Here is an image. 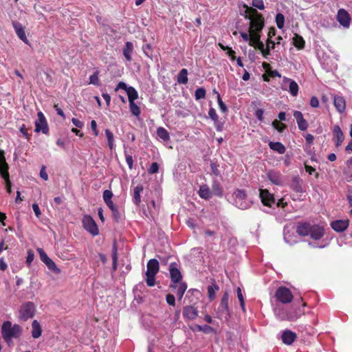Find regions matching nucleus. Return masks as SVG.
<instances>
[{
    "label": "nucleus",
    "mask_w": 352,
    "mask_h": 352,
    "mask_svg": "<svg viewBox=\"0 0 352 352\" xmlns=\"http://www.w3.org/2000/svg\"><path fill=\"white\" fill-rule=\"evenodd\" d=\"M245 7V18L250 21L248 32L253 33V36L261 34L265 25V19L263 14L252 7L246 6Z\"/></svg>",
    "instance_id": "nucleus-1"
},
{
    "label": "nucleus",
    "mask_w": 352,
    "mask_h": 352,
    "mask_svg": "<svg viewBox=\"0 0 352 352\" xmlns=\"http://www.w3.org/2000/svg\"><path fill=\"white\" fill-rule=\"evenodd\" d=\"M296 233L300 236H309L312 239L317 241L324 236V229L322 226L318 224L302 222L297 225Z\"/></svg>",
    "instance_id": "nucleus-2"
},
{
    "label": "nucleus",
    "mask_w": 352,
    "mask_h": 352,
    "mask_svg": "<svg viewBox=\"0 0 352 352\" xmlns=\"http://www.w3.org/2000/svg\"><path fill=\"white\" fill-rule=\"evenodd\" d=\"M1 333L6 342L10 341L12 338H19L22 333V328L19 324H12L11 322L6 321L1 327Z\"/></svg>",
    "instance_id": "nucleus-3"
},
{
    "label": "nucleus",
    "mask_w": 352,
    "mask_h": 352,
    "mask_svg": "<svg viewBox=\"0 0 352 352\" xmlns=\"http://www.w3.org/2000/svg\"><path fill=\"white\" fill-rule=\"evenodd\" d=\"M160 263L155 258L150 259L146 265V283L148 287L155 285V276L159 272Z\"/></svg>",
    "instance_id": "nucleus-4"
},
{
    "label": "nucleus",
    "mask_w": 352,
    "mask_h": 352,
    "mask_svg": "<svg viewBox=\"0 0 352 352\" xmlns=\"http://www.w3.org/2000/svg\"><path fill=\"white\" fill-rule=\"evenodd\" d=\"M4 151L0 149V176L4 179L6 189L8 193L12 192V182L8 172L9 165L6 162Z\"/></svg>",
    "instance_id": "nucleus-5"
},
{
    "label": "nucleus",
    "mask_w": 352,
    "mask_h": 352,
    "mask_svg": "<svg viewBox=\"0 0 352 352\" xmlns=\"http://www.w3.org/2000/svg\"><path fill=\"white\" fill-rule=\"evenodd\" d=\"M35 305L32 302L28 301L23 303L19 310V320L27 321L33 318L35 314Z\"/></svg>",
    "instance_id": "nucleus-6"
},
{
    "label": "nucleus",
    "mask_w": 352,
    "mask_h": 352,
    "mask_svg": "<svg viewBox=\"0 0 352 352\" xmlns=\"http://www.w3.org/2000/svg\"><path fill=\"white\" fill-rule=\"evenodd\" d=\"M305 312L300 307H292L289 310L283 311L278 314L281 320L296 321L300 318Z\"/></svg>",
    "instance_id": "nucleus-7"
},
{
    "label": "nucleus",
    "mask_w": 352,
    "mask_h": 352,
    "mask_svg": "<svg viewBox=\"0 0 352 352\" xmlns=\"http://www.w3.org/2000/svg\"><path fill=\"white\" fill-rule=\"evenodd\" d=\"M275 298L277 301L283 304H287L292 301L294 296L289 288L281 286L276 289Z\"/></svg>",
    "instance_id": "nucleus-8"
},
{
    "label": "nucleus",
    "mask_w": 352,
    "mask_h": 352,
    "mask_svg": "<svg viewBox=\"0 0 352 352\" xmlns=\"http://www.w3.org/2000/svg\"><path fill=\"white\" fill-rule=\"evenodd\" d=\"M168 270L170 277V288L175 289L177 287V283L182 282V275L180 270L178 269L177 264L176 263H171L169 265Z\"/></svg>",
    "instance_id": "nucleus-9"
},
{
    "label": "nucleus",
    "mask_w": 352,
    "mask_h": 352,
    "mask_svg": "<svg viewBox=\"0 0 352 352\" xmlns=\"http://www.w3.org/2000/svg\"><path fill=\"white\" fill-rule=\"evenodd\" d=\"M229 294L225 292L221 298L219 306L217 310L218 317L227 318L230 316V309L228 306Z\"/></svg>",
    "instance_id": "nucleus-10"
},
{
    "label": "nucleus",
    "mask_w": 352,
    "mask_h": 352,
    "mask_svg": "<svg viewBox=\"0 0 352 352\" xmlns=\"http://www.w3.org/2000/svg\"><path fill=\"white\" fill-rule=\"evenodd\" d=\"M38 118L35 121V131L38 133L42 131L43 133L47 135L49 133V127L44 114L39 111L37 113Z\"/></svg>",
    "instance_id": "nucleus-11"
},
{
    "label": "nucleus",
    "mask_w": 352,
    "mask_h": 352,
    "mask_svg": "<svg viewBox=\"0 0 352 352\" xmlns=\"http://www.w3.org/2000/svg\"><path fill=\"white\" fill-rule=\"evenodd\" d=\"M82 225L84 228L92 235L96 236L98 234V226L91 216H84L82 219Z\"/></svg>",
    "instance_id": "nucleus-12"
},
{
    "label": "nucleus",
    "mask_w": 352,
    "mask_h": 352,
    "mask_svg": "<svg viewBox=\"0 0 352 352\" xmlns=\"http://www.w3.org/2000/svg\"><path fill=\"white\" fill-rule=\"evenodd\" d=\"M337 21L344 28H349L351 21V17L349 13L344 8H340L338 11Z\"/></svg>",
    "instance_id": "nucleus-13"
},
{
    "label": "nucleus",
    "mask_w": 352,
    "mask_h": 352,
    "mask_svg": "<svg viewBox=\"0 0 352 352\" xmlns=\"http://www.w3.org/2000/svg\"><path fill=\"white\" fill-rule=\"evenodd\" d=\"M260 197L263 204L266 206L271 207L275 202L274 195L267 189H260Z\"/></svg>",
    "instance_id": "nucleus-14"
},
{
    "label": "nucleus",
    "mask_w": 352,
    "mask_h": 352,
    "mask_svg": "<svg viewBox=\"0 0 352 352\" xmlns=\"http://www.w3.org/2000/svg\"><path fill=\"white\" fill-rule=\"evenodd\" d=\"M349 226V219L336 220L331 223V228L337 232H342L345 231L348 228Z\"/></svg>",
    "instance_id": "nucleus-15"
},
{
    "label": "nucleus",
    "mask_w": 352,
    "mask_h": 352,
    "mask_svg": "<svg viewBox=\"0 0 352 352\" xmlns=\"http://www.w3.org/2000/svg\"><path fill=\"white\" fill-rule=\"evenodd\" d=\"M333 140L336 147H339L344 140V133L338 125H335L332 129Z\"/></svg>",
    "instance_id": "nucleus-16"
},
{
    "label": "nucleus",
    "mask_w": 352,
    "mask_h": 352,
    "mask_svg": "<svg viewBox=\"0 0 352 352\" xmlns=\"http://www.w3.org/2000/svg\"><path fill=\"white\" fill-rule=\"evenodd\" d=\"M293 115L296 120L299 130L303 131H306L309 124L307 121L304 118L302 113L299 111H295Z\"/></svg>",
    "instance_id": "nucleus-17"
},
{
    "label": "nucleus",
    "mask_w": 352,
    "mask_h": 352,
    "mask_svg": "<svg viewBox=\"0 0 352 352\" xmlns=\"http://www.w3.org/2000/svg\"><path fill=\"white\" fill-rule=\"evenodd\" d=\"M12 25L18 37L25 43L28 44L29 41L26 37L25 30L22 24L17 21H13Z\"/></svg>",
    "instance_id": "nucleus-18"
},
{
    "label": "nucleus",
    "mask_w": 352,
    "mask_h": 352,
    "mask_svg": "<svg viewBox=\"0 0 352 352\" xmlns=\"http://www.w3.org/2000/svg\"><path fill=\"white\" fill-rule=\"evenodd\" d=\"M281 338L284 344L290 345L296 340L297 338V335L295 332L287 329L283 332Z\"/></svg>",
    "instance_id": "nucleus-19"
},
{
    "label": "nucleus",
    "mask_w": 352,
    "mask_h": 352,
    "mask_svg": "<svg viewBox=\"0 0 352 352\" xmlns=\"http://www.w3.org/2000/svg\"><path fill=\"white\" fill-rule=\"evenodd\" d=\"M333 104L336 109V110L342 113L346 110V101L345 99L340 96H335L333 100Z\"/></svg>",
    "instance_id": "nucleus-20"
},
{
    "label": "nucleus",
    "mask_w": 352,
    "mask_h": 352,
    "mask_svg": "<svg viewBox=\"0 0 352 352\" xmlns=\"http://www.w3.org/2000/svg\"><path fill=\"white\" fill-rule=\"evenodd\" d=\"M290 187L297 193H302L305 191L302 187V180L298 176L292 178Z\"/></svg>",
    "instance_id": "nucleus-21"
},
{
    "label": "nucleus",
    "mask_w": 352,
    "mask_h": 352,
    "mask_svg": "<svg viewBox=\"0 0 352 352\" xmlns=\"http://www.w3.org/2000/svg\"><path fill=\"white\" fill-rule=\"evenodd\" d=\"M183 316L188 320H194L198 316V311L192 306H186L183 310Z\"/></svg>",
    "instance_id": "nucleus-22"
},
{
    "label": "nucleus",
    "mask_w": 352,
    "mask_h": 352,
    "mask_svg": "<svg viewBox=\"0 0 352 352\" xmlns=\"http://www.w3.org/2000/svg\"><path fill=\"white\" fill-rule=\"evenodd\" d=\"M267 177L272 184L277 186H280L282 184L281 175L279 172L270 170L267 173Z\"/></svg>",
    "instance_id": "nucleus-23"
},
{
    "label": "nucleus",
    "mask_w": 352,
    "mask_h": 352,
    "mask_svg": "<svg viewBox=\"0 0 352 352\" xmlns=\"http://www.w3.org/2000/svg\"><path fill=\"white\" fill-rule=\"evenodd\" d=\"M208 296L210 301H212L216 298V292L219 290V285L212 280L211 285L208 286Z\"/></svg>",
    "instance_id": "nucleus-24"
},
{
    "label": "nucleus",
    "mask_w": 352,
    "mask_h": 352,
    "mask_svg": "<svg viewBox=\"0 0 352 352\" xmlns=\"http://www.w3.org/2000/svg\"><path fill=\"white\" fill-rule=\"evenodd\" d=\"M144 190V187L142 185H138L136 187L134 188L133 190V201L135 205L137 206H139L141 203V192H142Z\"/></svg>",
    "instance_id": "nucleus-25"
},
{
    "label": "nucleus",
    "mask_w": 352,
    "mask_h": 352,
    "mask_svg": "<svg viewBox=\"0 0 352 352\" xmlns=\"http://www.w3.org/2000/svg\"><path fill=\"white\" fill-rule=\"evenodd\" d=\"M133 51V45L131 42L127 41L123 48V55L128 62L132 60L131 54Z\"/></svg>",
    "instance_id": "nucleus-26"
},
{
    "label": "nucleus",
    "mask_w": 352,
    "mask_h": 352,
    "mask_svg": "<svg viewBox=\"0 0 352 352\" xmlns=\"http://www.w3.org/2000/svg\"><path fill=\"white\" fill-rule=\"evenodd\" d=\"M250 46L254 47L261 52L265 48L264 44L261 41V34H256L252 36L250 41Z\"/></svg>",
    "instance_id": "nucleus-27"
},
{
    "label": "nucleus",
    "mask_w": 352,
    "mask_h": 352,
    "mask_svg": "<svg viewBox=\"0 0 352 352\" xmlns=\"http://www.w3.org/2000/svg\"><path fill=\"white\" fill-rule=\"evenodd\" d=\"M199 195L201 198L204 199H209L212 197V192L208 185H201L199 190Z\"/></svg>",
    "instance_id": "nucleus-28"
},
{
    "label": "nucleus",
    "mask_w": 352,
    "mask_h": 352,
    "mask_svg": "<svg viewBox=\"0 0 352 352\" xmlns=\"http://www.w3.org/2000/svg\"><path fill=\"white\" fill-rule=\"evenodd\" d=\"M42 333V329L39 322L34 320L32 323V336L34 338H38Z\"/></svg>",
    "instance_id": "nucleus-29"
},
{
    "label": "nucleus",
    "mask_w": 352,
    "mask_h": 352,
    "mask_svg": "<svg viewBox=\"0 0 352 352\" xmlns=\"http://www.w3.org/2000/svg\"><path fill=\"white\" fill-rule=\"evenodd\" d=\"M212 195H215L219 197H223V188L220 183L217 180H214L212 184L211 190Z\"/></svg>",
    "instance_id": "nucleus-30"
},
{
    "label": "nucleus",
    "mask_w": 352,
    "mask_h": 352,
    "mask_svg": "<svg viewBox=\"0 0 352 352\" xmlns=\"http://www.w3.org/2000/svg\"><path fill=\"white\" fill-rule=\"evenodd\" d=\"M269 146L272 150L278 152L279 154H283L286 151L285 146L279 142H270Z\"/></svg>",
    "instance_id": "nucleus-31"
},
{
    "label": "nucleus",
    "mask_w": 352,
    "mask_h": 352,
    "mask_svg": "<svg viewBox=\"0 0 352 352\" xmlns=\"http://www.w3.org/2000/svg\"><path fill=\"white\" fill-rule=\"evenodd\" d=\"M286 81L289 82V93L293 96H296L298 95V89H299V87H298V84L296 83V82L290 78H285L284 82H286Z\"/></svg>",
    "instance_id": "nucleus-32"
},
{
    "label": "nucleus",
    "mask_w": 352,
    "mask_h": 352,
    "mask_svg": "<svg viewBox=\"0 0 352 352\" xmlns=\"http://www.w3.org/2000/svg\"><path fill=\"white\" fill-rule=\"evenodd\" d=\"M104 133L107 137L108 146L109 149L112 151L116 148V145L114 143V135L109 129H106L104 130Z\"/></svg>",
    "instance_id": "nucleus-33"
},
{
    "label": "nucleus",
    "mask_w": 352,
    "mask_h": 352,
    "mask_svg": "<svg viewBox=\"0 0 352 352\" xmlns=\"http://www.w3.org/2000/svg\"><path fill=\"white\" fill-rule=\"evenodd\" d=\"M293 44L298 50H302L305 45V41L302 36L298 34H295L293 38Z\"/></svg>",
    "instance_id": "nucleus-34"
},
{
    "label": "nucleus",
    "mask_w": 352,
    "mask_h": 352,
    "mask_svg": "<svg viewBox=\"0 0 352 352\" xmlns=\"http://www.w3.org/2000/svg\"><path fill=\"white\" fill-rule=\"evenodd\" d=\"M176 295L178 297L179 300H181L187 289V284L184 282H179L177 283V287H176Z\"/></svg>",
    "instance_id": "nucleus-35"
},
{
    "label": "nucleus",
    "mask_w": 352,
    "mask_h": 352,
    "mask_svg": "<svg viewBox=\"0 0 352 352\" xmlns=\"http://www.w3.org/2000/svg\"><path fill=\"white\" fill-rule=\"evenodd\" d=\"M177 80L179 84H186L188 82V70L184 68L180 70Z\"/></svg>",
    "instance_id": "nucleus-36"
},
{
    "label": "nucleus",
    "mask_w": 352,
    "mask_h": 352,
    "mask_svg": "<svg viewBox=\"0 0 352 352\" xmlns=\"http://www.w3.org/2000/svg\"><path fill=\"white\" fill-rule=\"evenodd\" d=\"M157 136L164 141H168L170 140V135L168 131L162 126H160L157 129Z\"/></svg>",
    "instance_id": "nucleus-37"
},
{
    "label": "nucleus",
    "mask_w": 352,
    "mask_h": 352,
    "mask_svg": "<svg viewBox=\"0 0 352 352\" xmlns=\"http://www.w3.org/2000/svg\"><path fill=\"white\" fill-rule=\"evenodd\" d=\"M129 103L133 102L138 98V93L133 87H129L126 91Z\"/></svg>",
    "instance_id": "nucleus-38"
},
{
    "label": "nucleus",
    "mask_w": 352,
    "mask_h": 352,
    "mask_svg": "<svg viewBox=\"0 0 352 352\" xmlns=\"http://www.w3.org/2000/svg\"><path fill=\"white\" fill-rule=\"evenodd\" d=\"M44 263L47 265V268L56 274L60 273V270L57 267L56 263L50 258H49Z\"/></svg>",
    "instance_id": "nucleus-39"
},
{
    "label": "nucleus",
    "mask_w": 352,
    "mask_h": 352,
    "mask_svg": "<svg viewBox=\"0 0 352 352\" xmlns=\"http://www.w3.org/2000/svg\"><path fill=\"white\" fill-rule=\"evenodd\" d=\"M206 91L204 87H199L196 89L195 97L197 100L204 99L206 98Z\"/></svg>",
    "instance_id": "nucleus-40"
},
{
    "label": "nucleus",
    "mask_w": 352,
    "mask_h": 352,
    "mask_svg": "<svg viewBox=\"0 0 352 352\" xmlns=\"http://www.w3.org/2000/svg\"><path fill=\"white\" fill-rule=\"evenodd\" d=\"M272 124L273 127L280 133H282L287 127L285 124L277 120H274Z\"/></svg>",
    "instance_id": "nucleus-41"
},
{
    "label": "nucleus",
    "mask_w": 352,
    "mask_h": 352,
    "mask_svg": "<svg viewBox=\"0 0 352 352\" xmlns=\"http://www.w3.org/2000/svg\"><path fill=\"white\" fill-rule=\"evenodd\" d=\"M234 195H235V197L236 199V202L238 203L237 200L242 201L243 199H245L247 197V194L244 190L241 189H237Z\"/></svg>",
    "instance_id": "nucleus-42"
},
{
    "label": "nucleus",
    "mask_w": 352,
    "mask_h": 352,
    "mask_svg": "<svg viewBox=\"0 0 352 352\" xmlns=\"http://www.w3.org/2000/svg\"><path fill=\"white\" fill-rule=\"evenodd\" d=\"M129 109L132 115L135 116H139L141 113L140 108L135 103V102L129 103Z\"/></svg>",
    "instance_id": "nucleus-43"
},
{
    "label": "nucleus",
    "mask_w": 352,
    "mask_h": 352,
    "mask_svg": "<svg viewBox=\"0 0 352 352\" xmlns=\"http://www.w3.org/2000/svg\"><path fill=\"white\" fill-rule=\"evenodd\" d=\"M276 23L279 29H282L285 23V16L282 13H277L276 15Z\"/></svg>",
    "instance_id": "nucleus-44"
},
{
    "label": "nucleus",
    "mask_w": 352,
    "mask_h": 352,
    "mask_svg": "<svg viewBox=\"0 0 352 352\" xmlns=\"http://www.w3.org/2000/svg\"><path fill=\"white\" fill-rule=\"evenodd\" d=\"M112 212V217L114 221L119 222L122 217V213L119 211L117 206L110 209Z\"/></svg>",
    "instance_id": "nucleus-45"
},
{
    "label": "nucleus",
    "mask_w": 352,
    "mask_h": 352,
    "mask_svg": "<svg viewBox=\"0 0 352 352\" xmlns=\"http://www.w3.org/2000/svg\"><path fill=\"white\" fill-rule=\"evenodd\" d=\"M214 92L217 94V102H218L220 110L222 112H223V113L227 112L228 111V107L225 104V103L222 101L220 94H219L218 91H217L215 90H214Z\"/></svg>",
    "instance_id": "nucleus-46"
},
{
    "label": "nucleus",
    "mask_w": 352,
    "mask_h": 352,
    "mask_svg": "<svg viewBox=\"0 0 352 352\" xmlns=\"http://www.w3.org/2000/svg\"><path fill=\"white\" fill-rule=\"evenodd\" d=\"M252 5L253 7L258 8L261 10L265 9V6L263 0H252Z\"/></svg>",
    "instance_id": "nucleus-47"
},
{
    "label": "nucleus",
    "mask_w": 352,
    "mask_h": 352,
    "mask_svg": "<svg viewBox=\"0 0 352 352\" xmlns=\"http://www.w3.org/2000/svg\"><path fill=\"white\" fill-rule=\"evenodd\" d=\"M124 155H125V159H126V162L129 166V168L130 170L133 169V156L130 154H128L126 153V151H124Z\"/></svg>",
    "instance_id": "nucleus-48"
},
{
    "label": "nucleus",
    "mask_w": 352,
    "mask_h": 352,
    "mask_svg": "<svg viewBox=\"0 0 352 352\" xmlns=\"http://www.w3.org/2000/svg\"><path fill=\"white\" fill-rule=\"evenodd\" d=\"M89 83L95 85H99V78H98V72H94V74L90 76Z\"/></svg>",
    "instance_id": "nucleus-49"
},
{
    "label": "nucleus",
    "mask_w": 352,
    "mask_h": 352,
    "mask_svg": "<svg viewBox=\"0 0 352 352\" xmlns=\"http://www.w3.org/2000/svg\"><path fill=\"white\" fill-rule=\"evenodd\" d=\"M208 115H209V117L214 122L218 121V118H219L218 115L217 114L216 110L213 107L210 108L209 111H208Z\"/></svg>",
    "instance_id": "nucleus-50"
},
{
    "label": "nucleus",
    "mask_w": 352,
    "mask_h": 352,
    "mask_svg": "<svg viewBox=\"0 0 352 352\" xmlns=\"http://www.w3.org/2000/svg\"><path fill=\"white\" fill-rule=\"evenodd\" d=\"M159 170V165L157 162H153L148 169V172L149 174H155L157 173Z\"/></svg>",
    "instance_id": "nucleus-51"
},
{
    "label": "nucleus",
    "mask_w": 352,
    "mask_h": 352,
    "mask_svg": "<svg viewBox=\"0 0 352 352\" xmlns=\"http://www.w3.org/2000/svg\"><path fill=\"white\" fill-rule=\"evenodd\" d=\"M37 252L39 254L41 260L45 263L48 258L47 254L45 253V252L42 248H37Z\"/></svg>",
    "instance_id": "nucleus-52"
},
{
    "label": "nucleus",
    "mask_w": 352,
    "mask_h": 352,
    "mask_svg": "<svg viewBox=\"0 0 352 352\" xmlns=\"http://www.w3.org/2000/svg\"><path fill=\"white\" fill-rule=\"evenodd\" d=\"M117 261H118L117 248H116V245H114L113 253V270H116V269H117Z\"/></svg>",
    "instance_id": "nucleus-53"
},
{
    "label": "nucleus",
    "mask_w": 352,
    "mask_h": 352,
    "mask_svg": "<svg viewBox=\"0 0 352 352\" xmlns=\"http://www.w3.org/2000/svg\"><path fill=\"white\" fill-rule=\"evenodd\" d=\"M240 34L244 41H249V45H250V41L252 38L253 33L241 32Z\"/></svg>",
    "instance_id": "nucleus-54"
},
{
    "label": "nucleus",
    "mask_w": 352,
    "mask_h": 352,
    "mask_svg": "<svg viewBox=\"0 0 352 352\" xmlns=\"http://www.w3.org/2000/svg\"><path fill=\"white\" fill-rule=\"evenodd\" d=\"M166 300L167 303L169 305L175 306V298L173 294H168L166 296Z\"/></svg>",
    "instance_id": "nucleus-55"
},
{
    "label": "nucleus",
    "mask_w": 352,
    "mask_h": 352,
    "mask_svg": "<svg viewBox=\"0 0 352 352\" xmlns=\"http://www.w3.org/2000/svg\"><path fill=\"white\" fill-rule=\"evenodd\" d=\"M34 258V254L32 250H30L28 251V256L26 258V263L30 266L33 261Z\"/></svg>",
    "instance_id": "nucleus-56"
},
{
    "label": "nucleus",
    "mask_w": 352,
    "mask_h": 352,
    "mask_svg": "<svg viewBox=\"0 0 352 352\" xmlns=\"http://www.w3.org/2000/svg\"><path fill=\"white\" fill-rule=\"evenodd\" d=\"M263 113L264 111L262 109H257L254 112V116L261 122L263 121Z\"/></svg>",
    "instance_id": "nucleus-57"
},
{
    "label": "nucleus",
    "mask_w": 352,
    "mask_h": 352,
    "mask_svg": "<svg viewBox=\"0 0 352 352\" xmlns=\"http://www.w3.org/2000/svg\"><path fill=\"white\" fill-rule=\"evenodd\" d=\"M72 122L73 123V124L77 127V128H80V129H82L83 126H84V123L83 122L79 120L77 118H73L72 119Z\"/></svg>",
    "instance_id": "nucleus-58"
},
{
    "label": "nucleus",
    "mask_w": 352,
    "mask_h": 352,
    "mask_svg": "<svg viewBox=\"0 0 352 352\" xmlns=\"http://www.w3.org/2000/svg\"><path fill=\"white\" fill-rule=\"evenodd\" d=\"M20 131L22 133V134L23 135V136L27 139V140H30V135L28 133V129L25 126V124H23L21 127H20Z\"/></svg>",
    "instance_id": "nucleus-59"
},
{
    "label": "nucleus",
    "mask_w": 352,
    "mask_h": 352,
    "mask_svg": "<svg viewBox=\"0 0 352 352\" xmlns=\"http://www.w3.org/2000/svg\"><path fill=\"white\" fill-rule=\"evenodd\" d=\"M32 209L35 213V215L37 218H39L41 215V210L39 208V206L37 204H32Z\"/></svg>",
    "instance_id": "nucleus-60"
},
{
    "label": "nucleus",
    "mask_w": 352,
    "mask_h": 352,
    "mask_svg": "<svg viewBox=\"0 0 352 352\" xmlns=\"http://www.w3.org/2000/svg\"><path fill=\"white\" fill-rule=\"evenodd\" d=\"M310 105L314 108L318 107L319 106V100L317 97L312 96L310 100Z\"/></svg>",
    "instance_id": "nucleus-61"
},
{
    "label": "nucleus",
    "mask_w": 352,
    "mask_h": 352,
    "mask_svg": "<svg viewBox=\"0 0 352 352\" xmlns=\"http://www.w3.org/2000/svg\"><path fill=\"white\" fill-rule=\"evenodd\" d=\"M113 197V192L109 190H105L103 192V199L106 201L107 199H111Z\"/></svg>",
    "instance_id": "nucleus-62"
},
{
    "label": "nucleus",
    "mask_w": 352,
    "mask_h": 352,
    "mask_svg": "<svg viewBox=\"0 0 352 352\" xmlns=\"http://www.w3.org/2000/svg\"><path fill=\"white\" fill-rule=\"evenodd\" d=\"M272 50V49H270V46H269V45H267V46H266V47H265V48H264V49L261 52V54H262V56H263L264 58H267V56H268L269 55H270V50Z\"/></svg>",
    "instance_id": "nucleus-63"
},
{
    "label": "nucleus",
    "mask_w": 352,
    "mask_h": 352,
    "mask_svg": "<svg viewBox=\"0 0 352 352\" xmlns=\"http://www.w3.org/2000/svg\"><path fill=\"white\" fill-rule=\"evenodd\" d=\"M129 87H127L126 84L124 82H120L116 89H115V91H117L119 89H124L126 91H127V89H129Z\"/></svg>",
    "instance_id": "nucleus-64"
}]
</instances>
